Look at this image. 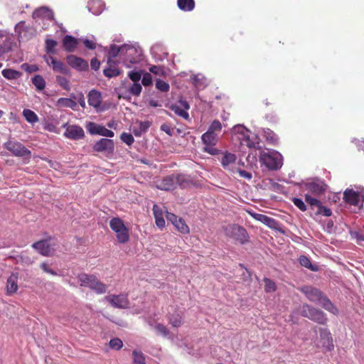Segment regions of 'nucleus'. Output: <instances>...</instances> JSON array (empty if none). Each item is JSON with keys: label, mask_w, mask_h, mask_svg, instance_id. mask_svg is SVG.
<instances>
[{"label": "nucleus", "mask_w": 364, "mask_h": 364, "mask_svg": "<svg viewBox=\"0 0 364 364\" xmlns=\"http://www.w3.org/2000/svg\"><path fill=\"white\" fill-rule=\"evenodd\" d=\"M90 66L92 70H97L100 67V62L97 58H92L90 62Z\"/></svg>", "instance_id": "63"}, {"label": "nucleus", "mask_w": 364, "mask_h": 364, "mask_svg": "<svg viewBox=\"0 0 364 364\" xmlns=\"http://www.w3.org/2000/svg\"><path fill=\"white\" fill-rule=\"evenodd\" d=\"M260 162L269 170H277L282 166V156L277 151L263 152L261 154Z\"/></svg>", "instance_id": "7"}, {"label": "nucleus", "mask_w": 364, "mask_h": 364, "mask_svg": "<svg viewBox=\"0 0 364 364\" xmlns=\"http://www.w3.org/2000/svg\"><path fill=\"white\" fill-rule=\"evenodd\" d=\"M240 177L242 178H247V179H251L252 178V174L250 173V172H247L246 171H244V170H240V169H237L236 171Z\"/></svg>", "instance_id": "62"}, {"label": "nucleus", "mask_w": 364, "mask_h": 364, "mask_svg": "<svg viewBox=\"0 0 364 364\" xmlns=\"http://www.w3.org/2000/svg\"><path fill=\"white\" fill-rule=\"evenodd\" d=\"M23 115L26 120L29 123L33 124L38 122V117L37 114L31 109H25L23 111Z\"/></svg>", "instance_id": "36"}, {"label": "nucleus", "mask_w": 364, "mask_h": 364, "mask_svg": "<svg viewBox=\"0 0 364 364\" xmlns=\"http://www.w3.org/2000/svg\"><path fill=\"white\" fill-rule=\"evenodd\" d=\"M11 37L2 32H0V56L11 50Z\"/></svg>", "instance_id": "21"}, {"label": "nucleus", "mask_w": 364, "mask_h": 364, "mask_svg": "<svg viewBox=\"0 0 364 364\" xmlns=\"http://www.w3.org/2000/svg\"><path fill=\"white\" fill-rule=\"evenodd\" d=\"M161 129L162 131H164V132H166L167 134H168L169 136H171L172 135V131H171V128L170 127V126L167 124H163L161 126Z\"/></svg>", "instance_id": "64"}, {"label": "nucleus", "mask_w": 364, "mask_h": 364, "mask_svg": "<svg viewBox=\"0 0 364 364\" xmlns=\"http://www.w3.org/2000/svg\"><path fill=\"white\" fill-rule=\"evenodd\" d=\"M305 186L306 190L309 193L316 196L323 195L326 192L328 187L323 181L320 180L307 183Z\"/></svg>", "instance_id": "13"}, {"label": "nucleus", "mask_w": 364, "mask_h": 364, "mask_svg": "<svg viewBox=\"0 0 364 364\" xmlns=\"http://www.w3.org/2000/svg\"><path fill=\"white\" fill-rule=\"evenodd\" d=\"M168 321L173 327H179L183 323V315L181 314H171L168 318Z\"/></svg>", "instance_id": "37"}, {"label": "nucleus", "mask_w": 364, "mask_h": 364, "mask_svg": "<svg viewBox=\"0 0 364 364\" xmlns=\"http://www.w3.org/2000/svg\"><path fill=\"white\" fill-rule=\"evenodd\" d=\"M226 237L243 245L249 241V235L245 228L235 223L223 225L222 228Z\"/></svg>", "instance_id": "4"}, {"label": "nucleus", "mask_w": 364, "mask_h": 364, "mask_svg": "<svg viewBox=\"0 0 364 364\" xmlns=\"http://www.w3.org/2000/svg\"><path fill=\"white\" fill-rule=\"evenodd\" d=\"M41 268L46 273L48 274H50L51 275H57V273L55 271L49 268L48 264H46V262H43L41 264Z\"/></svg>", "instance_id": "59"}, {"label": "nucleus", "mask_w": 364, "mask_h": 364, "mask_svg": "<svg viewBox=\"0 0 364 364\" xmlns=\"http://www.w3.org/2000/svg\"><path fill=\"white\" fill-rule=\"evenodd\" d=\"M32 83L36 87V90L41 91L46 87V81L44 78L40 75H36L32 78Z\"/></svg>", "instance_id": "32"}, {"label": "nucleus", "mask_w": 364, "mask_h": 364, "mask_svg": "<svg viewBox=\"0 0 364 364\" xmlns=\"http://www.w3.org/2000/svg\"><path fill=\"white\" fill-rule=\"evenodd\" d=\"M34 15L37 17L46 18L48 20H52L53 18V13L52 11L46 7H41L36 9L34 12Z\"/></svg>", "instance_id": "30"}, {"label": "nucleus", "mask_w": 364, "mask_h": 364, "mask_svg": "<svg viewBox=\"0 0 364 364\" xmlns=\"http://www.w3.org/2000/svg\"><path fill=\"white\" fill-rule=\"evenodd\" d=\"M301 314L302 316L321 325H325L328 322V318L323 311L309 304L302 306Z\"/></svg>", "instance_id": "6"}, {"label": "nucleus", "mask_w": 364, "mask_h": 364, "mask_svg": "<svg viewBox=\"0 0 364 364\" xmlns=\"http://www.w3.org/2000/svg\"><path fill=\"white\" fill-rule=\"evenodd\" d=\"M221 129L222 124L220 122L218 119H215L211 123L208 131L214 134H217V132H220Z\"/></svg>", "instance_id": "47"}, {"label": "nucleus", "mask_w": 364, "mask_h": 364, "mask_svg": "<svg viewBox=\"0 0 364 364\" xmlns=\"http://www.w3.org/2000/svg\"><path fill=\"white\" fill-rule=\"evenodd\" d=\"M64 50L68 53L73 52L77 47L79 39L70 35H66L62 41Z\"/></svg>", "instance_id": "22"}, {"label": "nucleus", "mask_w": 364, "mask_h": 364, "mask_svg": "<svg viewBox=\"0 0 364 364\" xmlns=\"http://www.w3.org/2000/svg\"><path fill=\"white\" fill-rule=\"evenodd\" d=\"M105 299L112 307L116 309H124L129 306L128 295L125 294L109 295L105 297Z\"/></svg>", "instance_id": "11"}, {"label": "nucleus", "mask_w": 364, "mask_h": 364, "mask_svg": "<svg viewBox=\"0 0 364 364\" xmlns=\"http://www.w3.org/2000/svg\"><path fill=\"white\" fill-rule=\"evenodd\" d=\"M77 279L81 287H88L97 294H102L107 292V285L99 280L94 274L81 273L78 274Z\"/></svg>", "instance_id": "3"}, {"label": "nucleus", "mask_w": 364, "mask_h": 364, "mask_svg": "<svg viewBox=\"0 0 364 364\" xmlns=\"http://www.w3.org/2000/svg\"><path fill=\"white\" fill-rule=\"evenodd\" d=\"M259 144L257 141L251 138V134L248 135L246 139H245L244 142H242V146H246L249 148L255 147V144Z\"/></svg>", "instance_id": "56"}, {"label": "nucleus", "mask_w": 364, "mask_h": 364, "mask_svg": "<svg viewBox=\"0 0 364 364\" xmlns=\"http://www.w3.org/2000/svg\"><path fill=\"white\" fill-rule=\"evenodd\" d=\"M32 247L43 256L49 257L52 255L53 251L47 240H42L34 242Z\"/></svg>", "instance_id": "20"}, {"label": "nucleus", "mask_w": 364, "mask_h": 364, "mask_svg": "<svg viewBox=\"0 0 364 364\" xmlns=\"http://www.w3.org/2000/svg\"><path fill=\"white\" fill-rule=\"evenodd\" d=\"M190 181L184 175H170L164 177L156 184L159 189L164 191H173L180 186L182 188H186Z\"/></svg>", "instance_id": "2"}, {"label": "nucleus", "mask_w": 364, "mask_h": 364, "mask_svg": "<svg viewBox=\"0 0 364 364\" xmlns=\"http://www.w3.org/2000/svg\"><path fill=\"white\" fill-rule=\"evenodd\" d=\"M56 105L60 108L69 107L75 109L77 102L72 98L61 97L58 100Z\"/></svg>", "instance_id": "27"}, {"label": "nucleus", "mask_w": 364, "mask_h": 364, "mask_svg": "<svg viewBox=\"0 0 364 364\" xmlns=\"http://www.w3.org/2000/svg\"><path fill=\"white\" fill-rule=\"evenodd\" d=\"M141 83L144 86L147 87L151 85L153 83L152 76L149 73H146L143 75Z\"/></svg>", "instance_id": "55"}, {"label": "nucleus", "mask_w": 364, "mask_h": 364, "mask_svg": "<svg viewBox=\"0 0 364 364\" xmlns=\"http://www.w3.org/2000/svg\"><path fill=\"white\" fill-rule=\"evenodd\" d=\"M1 73L2 75L8 80H16L21 75L19 71L10 68L3 70Z\"/></svg>", "instance_id": "33"}, {"label": "nucleus", "mask_w": 364, "mask_h": 364, "mask_svg": "<svg viewBox=\"0 0 364 364\" xmlns=\"http://www.w3.org/2000/svg\"><path fill=\"white\" fill-rule=\"evenodd\" d=\"M122 141L127 145H131L134 143V139L131 134L123 132L120 136Z\"/></svg>", "instance_id": "52"}, {"label": "nucleus", "mask_w": 364, "mask_h": 364, "mask_svg": "<svg viewBox=\"0 0 364 364\" xmlns=\"http://www.w3.org/2000/svg\"><path fill=\"white\" fill-rule=\"evenodd\" d=\"M264 291L267 293L274 292L277 289L276 284L274 281L269 278L264 279Z\"/></svg>", "instance_id": "43"}, {"label": "nucleus", "mask_w": 364, "mask_h": 364, "mask_svg": "<svg viewBox=\"0 0 364 364\" xmlns=\"http://www.w3.org/2000/svg\"><path fill=\"white\" fill-rule=\"evenodd\" d=\"M156 87L161 92H167L169 90L170 86L168 82L161 79H157L156 80Z\"/></svg>", "instance_id": "46"}, {"label": "nucleus", "mask_w": 364, "mask_h": 364, "mask_svg": "<svg viewBox=\"0 0 364 364\" xmlns=\"http://www.w3.org/2000/svg\"><path fill=\"white\" fill-rule=\"evenodd\" d=\"M142 71H129L128 77L133 81V82H139L141 78Z\"/></svg>", "instance_id": "50"}, {"label": "nucleus", "mask_w": 364, "mask_h": 364, "mask_svg": "<svg viewBox=\"0 0 364 364\" xmlns=\"http://www.w3.org/2000/svg\"><path fill=\"white\" fill-rule=\"evenodd\" d=\"M201 139L203 144H205V146L204 147V151L205 152L211 155H216L218 154V150L213 147L218 141L217 134L207 131L202 135Z\"/></svg>", "instance_id": "10"}, {"label": "nucleus", "mask_w": 364, "mask_h": 364, "mask_svg": "<svg viewBox=\"0 0 364 364\" xmlns=\"http://www.w3.org/2000/svg\"><path fill=\"white\" fill-rule=\"evenodd\" d=\"M86 128L90 134H98L107 137H113L114 136V132L107 129L106 127L95 124V122H89Z\"/></svg>", "instance_id": "12"}, {"label": "nucleus", "mask_w": 364, "mask_h": 364, "mask_svg": "<svg viewBox=\"0 0 364 364\" xmlns=\"http://www.w3.org/2000/svg\"><path fill=\"white\" fill-rule=\"evenodd\" d=\"M173 225L182 234H187L189 232L188 226L181 218H179Z\"/></svg>", "instance_id": "41"}, {"label": "nucleus", "mask_w": 364, "mask_h": 364, "mask_svg": "<svg viewBox=\"0 0 364 364\" xmlns=\"http://www.w3.org/2000/svg\"><path fill=\"white\" fill-rule=\"evenodd\" d=\"M190 108L188 103L185 100H180L179 105H172L171 109L178 116L188 119L189 114L187 110Z\"/></svg>", "instance_id": "18"}, {"label": "nucleus", "mask_w": 364, "mask_h": 364, "mask_svg": "<svg viewBox=\"0 0 364 364\" xmlns=\"http://www.w3.org/2000/svg\"><path fill=\"white\" fill-rule=\"evenodd\" d=\"M92 149L94 151L100 152L106 156H109L114 152V143L112 139L102 138L95 143Z\"/></svg>", "instance_id": "8"}, {"label": "nucleus", "mask_w": 364, "mask_h": 364, "mask_svg": "<svg viewBox=\"0 0 364 364\" xmlns=\"http://www.w3.org/2000/svg\"><path fill=\"white\" fill-rule=\"evenodd\" d=\"M166 219L170 221L173 225L176 223L179 218L173 213L166 212Z\"/></svg>", "instance_id": "61"}, {"label": "nucleus", "mask_w": 364, "mask_h": 364, "mask_svg": "<svg viewBox=\"0 0 364 364\" xmlns=\"http://www.w3.org/2000/svg\"><path fill=\"white\" fill-rule=\"evenodd\" d=\"M153 212L155 218L164 217L162 208L156 204H154L153 206Z\"/></svg>", "instance_id": "57"}, {"label": "nucleus", "mask_w": 364, "mask_h": 364, "mask_svg": "<svg viewBox=\"0 0 364 364\" xmlns=\"http://www.w3.org/2000/svg\"><path fill=\"white\" fill-rule=\"evenodd\" d=\"M154 328L159 334L164 336H167L169 333L168 329L161 323H156Z\"/></svg>", "instance_id": "53"}, {"label": "nucleus", "mask_w": 364, "mask_h": 364, "mask_svg": "<svg viewBox=\"0 0 364 364\" xmlns=\"http://www.w3.org/2000/svg\"><path fill=\"white\" fill-rule=\"evenodd\" d=\"M233 135L236 140L240 141V144L242 146V142L247 137L248 135L252 134L251 132L242 125H236L233 127Z\"/></svg>", "instance_id": "23"}, {"label": "nucleus", "mask_w": 364, "mask_h": 364, "mask_svg": "<svg viewBox=\"0 0 364 364\" xmlns=\"http://www.w3.org/2000/svg\"><path fill=\"white\" fill-rule=\"evenodd\" d=\"M64 136L72 140H77L84 137L85 132L83 129L80 126L70 125L66 128Z\"/></svg>", "instance_id": "17"}, {"label": "nucleus", "mask_w": 364, "mask_h": 364, "mask_svg": "<svg viewBox=\"0 0 364 364\" xmlns=\"http://www.w3.org/2000/svg\"><path fill=\"white\" fill-rule=\"evenodd\" d=\"M58 43L56 41L53 39H46L45 41V50L47 54H56L57 51L55 49Z\"/></svg>", "instance_id": "35"}, {"label": "nucleus", "mask_w": 364, "mask_h": 364, "mask_svg": "<svg viewBox=\"0 0 364 364\" xmlns=\"http://www.w3.org/2000/svg\"><path fill=\"white\" fill-rule=\"evenodd\" d=\"M83 43H84L85 46L87 48H88L89 50H94L96 48V43L91 40L85 39L83 41Z\"/></svg>", "instance_id": "60"}, {"label": "nucleus", "mask_w": 364, "mask_h": 364, "mask_svg": "<svg viewBox=\"0 0 364 364\" xmlns=\"http://www.w3.org/2000/svg\"><path fill=\"white\" fill-rule=\"evenodd\" d=\"M264 136L269 142L276 144L278 142L279 138L277 135L270 129H264Z\"/></svg>", "instance_id": "39"}, {"label": "nucleus", "mask_w": 364, "mask_h": 364, "mask_svg": "<svg viewBox=\"0 0 364 364\" xmlns=\"http://www.w3.org/2000/svg\"><path fill=\"white\" fill-rule=\"evenodd\" d=\"M22 67L28 73H34L38 70V67L36 65L23 64Z\"/></svg>", "instance_id": "58"}, {"label": "nucleus", "mask_w": 364, "mask_h": 364, "mask_svg": "<svg viewBox=\"0 0 364 364\" xmlns=\"http://www.w3.org/2000/svg\"><path fill=\"white\" fill-rule=\"evenodd\" d=\"M88 104L90 106L97 108L102 102L101 93L95 90H92L88 94Z\"/></svg>", "instance_id": "25"}, {"label": "nucleus", "mask_w": 364, "mask_h": 364, "mask_svg": "<svg viewBox=\"0 0 364 364\" xmlns=\"http://www.w3.org/2000/svg\"><path fill=\"white\" fill-rule=\"evenodd\" d=\"M236 160V156L235 154L231 153H225L222 159L221 164L224 168H228V166L234 164Z\"/></svg>", "instance_id": "31"}, {"label": "nucleus", "mask_w": 364, "mask_h": 364, "mask_svg": "<svg viewBox=\"0 0 364 364\" xmlns=\"http://www.w3.org/2000/svg\"><path fill=\"white\" fill-rule=\"evenodd\" d=\"M292 202L294 205L296 206L300 210L303 212L306 210V205L301 198H293Z\"/></svg>", "instance_id": "54"}, {"label": "nucleus", "mask_w": 364, "mask_h": 364, "mask_svg": "<svg viewBox=\"0 0 364 364\" xmlns=\"http://www.w3.org/2000/svg\"><path fill=\"white\" fill-rule=\"evenodd\" d=\"M43 59L49 66L52 67L53 71L63 74L68 73L69 70L65 65L63 62L56 60L54 57L45 55Z\"/></svg>", "instance_id": "14"}, {"label": "nucleus", "mask_w": 364, "mask_h": 364, "mask_svg": "<svg viewBox=\"0 0 364 364\" xmlns=\"http://www.w3.org/2000/svg\"><path fill=\"white\" fill-rule=\"evenodd\" d=\"M66 61L70 67L80 71L86 70L88 68V63L85 60L74 55H68Z\"/></svg>", "instance_id": "16"}, {"label": "nucleus", "mask_w": 364, "mask_h": 364, "mask_svg": "<svg viewBox=\"0 0 364 364\" xmlns=\"http://www.w3.org/2000/svg\"><path fill=\"white\" fill-rule=\"evenodd\" d=\"M318 331L323 347L327 351L333 350L334 348V345L330 331L326 328H320Z\"/></svg>", "instance_id": "15"}, {"label": "nucleus", "mask_w": 364, "mask_h": 364, "mask_svg": "<svg viewBox=\"0 0 364 364\" xmlns=\"http://www.w3.org/2000/svg\"><path fill=\"white\" fill-rule=\"evenodd\" d=\"M5 148L16 156L31 158V151L20 142L9 141L5 144Z\"/></svg>", "instance_id": "9"}, {"label": "nucleus", "mask_w": 364, "mask_h": 364, "mask_svg": "<svg viewBox=\"0 0 364 364\" xmlns=\"http://www.w3.org/2000/svg\"><path fill=\"white\" fill-rule=\"evenodd\" d=\"M344 200L353 205H357L359 203V195L357 192L347 189L343 193Z\"/></svg>", "instance_id": "26"}, {"label": "nucleus", "mask_w": 364, "mask_h": 364, "mask_svg": "<svg viewBox=\"0 0 364 364\" xmlns=\"http://www.w3.org/2000/svg\"><path fill=\"white\" fill-rule=\"evenodd\" d=\"M299 262L302 267H304L312 271H317L318 268L314 267L311 260L305 255H301L299 258Z\"/></svg>", "instance_id": "40"}, {"label": "nucleus", "mask_w": 364, "mask_h": 364, "mask_svg": "<svg viewBox=\"0 0 364 364\" xmlns=\"http://www.w3.org/2000/svg\"><path fill=\"white\" fill-rule=\"evenodd\" d=\"M56 81L58 84L65 90L70 91V83L69 80L61 75L56 76Z\"/></svg>", "instance_id": "42"}, {"label": "nucleus", "mask_w": 364, "mask_h": 364, "mask_svg": "<svg viewBox=\"0 0 364 364\" xmlns=\"http://www.w3.org/2000/svg\"><path fill=\"white\" fill-rule=\"evenodd\" d=\"M109 227L116 233L117 240L119 243L124 244L129 240V230L124 221L118 218H113L109 221Z\"/></svg>", "instance_id": "5"}, {"label": "nucleus", "mask_w": 364, "mask_h": 364, "mask_svg": "<svg viewBox=\"0 0 364 364\" xmlns=\"http://www.w3.org/2000/svg\"><path fill=\"white\" fill-rule=\"evenodd\" d=\"M316 215H322L323 216L328 217V216L331 215L332 212L330 208L322 205V204L321 203V205L318 206V208H317V210L316 211Z\"/></svg>", "instance_id": "49"}, {"label": "nucleus", "mask_w": 364, "mask_h": 364, "mask_svg": "<svg viewBox=\"0 0 364 364\" xmlns=\"http://www.w3.org/2000/svg\"><path fill=\"white\" fill-rule=\"evenodd\" d=\"M18 274L12 273L6 281V294L7 295H12L18 290Z\"/></svg>", "instance_id": "24"}, {"label": "nucleus", "mask_w": 364, "mask_h": 364, "mask_svg": "<svg viewBox=\"0 0 364 364\" xmlns=\"http://www.w3.org/2000/svg\"><path fill=\"white\" fill-rule=\"evenodd\" d=\"M142 90V87L139 82H133L129 87V92L134 96H139Z\"/></svg>", "instance_id": "44"}, {"label": "nucleus", "mask_w": 364, "mask_h": 364, "mask_svg": "<svg viewBox=\"0 0 364 364\" xmlns=\"http://www.w3.org/2000/svg\"><path fill=\"white\" fill-rule=\"evenodd\" d=\"M124 46L118 47L116 45H111L107 53V60L116 58L120 53L123 51Z\"/></svg>", "instance_id": "38"}, {"label": "nucleus", "mask_w": 364, "mask_h": 364, "mask_svg": "<svg viewBox=\"0 0 364 364\" xmlns=\"http://www.w3.org/2000/svg\"><path fill=\"white\" fill-rule=\"evenodd\" d=\"M104 75L108 77L112 78L119 76L122 73V70L117 66V62L109 59L107 60V68L103 70Z\"/></svg>", "instance_id": "19"}, {"label": "nucleus", "mask_w": 364, "mask_h": 364, "mask_svg": "<svg viewBox=\"0 0 364 364\" xmlns=\"http://www.w3.org/2000/svg\"><path fill=\"white\" fill-rule=\"evenodd\" d=\"M133 364H146L144 354L140 351L134 350L132 351Z\"/></svg>", "instance_id": "34"}, {"label": "nucleus", "mask_w": 364, "mask_h": 364, "mask_svg": "<svg viewBox=\"0 0 364 364\" xmlns=\"http://www.w3.org/2000/svg\"><path fill=\"white\" fill-rule=\"evenodd\" d=\"M254 218L271 228H274L277 224V221L274 218L266 215L255 214Z\"/></svg>", "instance_id": "28"}, {"label": "nucleus", "mask_w": 364, "mask_h": 364, "mask_svg": "<svg viewBox=\"0 0 364 364\" xmlns=\"http://www.w3.org/2000/svg\"><path fill=\"white\" fill-rule=\"evenodd\" d=\"M305 200L306 202L311 206V208L312 209H314V208H318V206L321 205V201L319 200H318L317 198H314L312 197L311 195L309 194H306L305 195Z\"/></svg>", "instance_id": "45"}, {"label": "nucleus", "mask_w": 364, "mask_h": 364, "mask_svg": "<svg viewBox=\"0 0 364 364\" xmlns=\"http://www.w3.org/2000/svg\"><path fill=\"white\" fill-rule=\"evenodd\" d=\"M123 346V343L121 339L118 338H114L110 340L109 341V347L112 349L119 350Z\"/></svg>", "instance_id": "48"}, {"label": "nucleus", "mask_w": 364, "mask_h": 364, "mask_svg": "<svg viewBox=\"0 0 364 364\" xmlns=\"http://www.w3.org/2000/svg\"><path fill=\"white\" fill-rule=\"evenodd\" d=\"M149 70L150 73H151L156 75L164 76L165 75V72H164L163 67L159 66V65H151L149 68Z\"/></svg>", "instance_id": "51"}, {"label": "nucleus", "mask_w": 364, "mask_h": 364, "mask_svg": "<svg viewBox=\"0 0 364 364\" xmlns=\"http://www.w3.org/2000/svg\"><path fill=\"white\" fill-rule=\"evenodd\" d=\"M194 0H177L178 7L183 11H191L195 8Z\"/></svg>", "instance_id": "29"}, {"label": "nucleus", "mask_w": 364, "mask_h": 364, "mask_svg": "<svg viewBox=\"0 0 364 364\" xmlns=\"http://www.w3.org/2000/svg\"><path fill=\"white\" fill-rule=\"evenodd\" d=\"M300 291L304 293L311 301L318 304L326 311L334 315L338 314V309L319 289L311 286H304L300 288Z\"/></svg>", "instance_id": "1"}]
</instances>
